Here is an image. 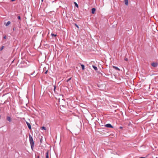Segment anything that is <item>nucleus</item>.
I'll return each instance as SVG.
<instances>
[{"instance_id":"nucleus-5","label":"nucleus","mask_w":158,"mask_h":158,"mask_svg":"<svg viewBox=\"0 0 158 158\" xmlns=\"http://www.w3.org/2000/svg\"><path fill=\"white\" fill-rule=\"evenodd\" d=\"M26 123L27 124L29 129L30 130H31V125H30V123H29L28 122H26Z\"/></svg>"},{"instance_id":"nucleus-28","label":"nucleus","mask_w":158,"mask_h":158,"mask_svg":"<svg viewBox=\"0 0 158 158\" xmlns=\"http://www.w3.org/2000/svg\"><path fill=\"white\" fill-rule=\"evenodd\" d=\"M39 157H39V156H37V157L36 158H39Z\"/></svg>"},{"instance_id":"nucleus-32","label":"nucleus","mask_w":158,"mask_h":158,"mask_svg":"<svg viewBox=\"0 0 158 158\" xmlns=\"http://www.w3.org/2000/svg\"><path fill=\"white\" fill-rule=\"evenodd\" d=\"M5 95V94H3L2 96H3L4 95Z\"/></svg>"},{"instance_id":"nucleus-16","label":"nucleus","mask_w":158,"mask_h":158,"mask_svg":"<svg viewBox=\"0 0 158 158\" xmlns=\"http://www.w3.org/2000/svg\"><path fill=\"white\" fill-rule=\"evenodd\" d=\"M74 4L75 5V6L77 7H78V4L76 2H74Z\"/></svg>"},{"instance_id":"nucleus-7","label":"nucleus","mask_w":158,"mask_h":158,"mask_svg":"<svg viewBox=\"0 0 158 158\" xmlns=\"http://www.w3.org/2000/svg\"><path fill=\"white\" fill-rule=\"evenodd\" d=\"M29 141H32L33 140V139L31 136V135L29 134Z\"/></svg>"},{"instance_id":"nucleus-31","label":"nucleus","mask_w":158,"mask_h":158,"mask_svg":"<svg viewBox=\"0 0 158 158\" xmlns=\"http://www.w3.org/2000/svg\"><path fill=\"white\" fill-rule=\"evenodd\" d=\"M1 118V116L0 115V119Z\"/></svg>"},{"instance_id":"nucleus-27","label":"nucleus","mask_w":158,"mask_h":158,"mask_svg":"<svg viewBox=\"0 0 158 158\" xmlns=\"http://www.w3.org/2000/svg\"><path fill=\"white\" fill-rule=\"evenodd\" d=\"M119 128L120 129H122L123 128V127H120Z\"/></svg>"},{"instance_id":"nucleus-2","label":"nucleus","mask_w":158,"mask_h":158,"mask_svg":"<svg viewBox=\"0 0 158 158\" xmlns=\"http://www.w3.org/2000/svg\"><path fill=\"white\" fill-rule=\"evenodd\" d=\"M105 126L108 128H113L114 127L110 124V123L106 124L105 125Z\"/></svg>"},{"instance_id":"nucleus-21","label":"nucleus","mask_w":158,"mask_h":158,"mask_svg":"<svg viewBox=\"0 0 158 158\" xmlns=\"http://www.w3.org/2000/svg\"><path fill=\"white\" fill-rule=\"evenodd\" d=\"M42 139L41 138L40 139V143H42Z\"/></svg>"},{"instance_id":"nucleus-10","label":"nucleus","mask_w":158,"mask_h":158,"mask_svg":"<svg viewBox=\"0 0 158 158\" xmlns=\"http://www.w3.org/2000/svg\"><path fill=\"white\" fill-rule=\"evenodd\" d=\"M96 10V9L94 8L92 9V13L93 14H94Z\"/></svg>"},{"instance_id":"nucleus-25","label":"nucleus","mask_w":158,"mask_h":158,"mask_svg":"<svg viewBox=\"0 0 158 158\" xmlns=\"http://www.w3.org/2000/svg\"><path fill=\"white\" fill-rule=\"evenodd\" d=\"M35 73V71H34L33 73H31L30 74H31V75H32L33 74V73Z\"/></svg>"},{"instance_id":"nucleus-20","label":"nucleus","mask_w":158,"mask_h":158,"mask_svg":"<svg viewBox=\"0 0 158 158\" xmlns=\"http://www.w3.org/2000/svg\"><path fill=\"white\" fill-rule=\"evenodd\" d=\"M75 25L78 28H79V27L78 26V25L77 24H76L75 23Z\"/></svg>"},{"instance_id":"nucleus-24","label":"nucleus","mask_w":158,"mask_h":158,"mask_svg":"<svg viewBox=\"0 0 158 158\" xmlns=\"http://www.w3.org/2000/svg\"><path fill=\"white\" fill-rule=\"evenodd\" d=\"M47 73H48V70H47V71H46L45 72V73H44V74H46Z\"/></svg>"},{"instance_id":"nucleus-17","label":"nucleus","mask_w":158,"mask_h":158,"mask_svg":"<svg viewBox=\"0 0 158 158\" xmlns=\"http://www.w3.org/2000/svg\"><path fill=\"white\" fill-rule=\"evenodd\" d=\"M3 48H4V46H2L1 48H0V51H2V50H3Z\"/></svg>"},{"instance_id":"nucleus-15","label":"nucleus","mask_w":158,"mask_h":158,"mask_svg":"<svg viewBox=\"0 0 158 158\" xmlns=\"http://www.w3.org/2000/svg\"><path fill=\"white\" fill-rule=\"evenodd\" d=\"M41 129L42 130H46V128L44 127H42Z\"/></svg>"},{"instance_id":"nucleus-13","label":"nucleus","mask_w":158,"mask_h":158,"mask_svg":"<svg viewBox=\"0 0 158 158\" xmlns=\"http://www.w3.org/2000/svg\"><path fill=\"white\" fill-rule=\"evenodd\" d=\"M81 67L82 70H84L85 69V66L83 64H81Z\"/></svg>"},{"instance_id":"nucleus-6","label":"nucleus","mask_w":158,"mask_h":158,"mask_svg":"<svg viewBox=\"0 0 158 158\" xmlns=\"http://www.w3.org/2000/svg\"><path fill=\"white\" fill-rule=\"evenodd\" d=\"M48 153H49V151H48V150H47V152L46 153V158H49Z\"/></svg>"},{"instance_id":"nucleus-29","label":"nucleus","mask_w":158,"mask_h":158,"mask_svg":"<svg viewBox=\"0 0 158 158\" xmlns=\"http://www.w3.org/2000/svg\"><path fill=\"white\" fill-rule=\"evenodd\" d=\"M15 0H11V1L13 2Z\"/></svg>"},{"instance_id":"nucleus-22","label":"nucleus","mask_w":158,"mask_h":158,"mask_svg":"<svg viewBox=\"0 0 158 158\" xmlns=\"http://www.w3.org/2000/svg\"><path fill=\"white\" fill-rule=\"evenodd\" d=\"M56 89V86H55L54 88V89H53V90L55 92Z\"/></svg>"},{"instance_id":"nucleus-23","label":"nucleus","mask_w":158,"mask_h":158,"mask_svg":"<svg viewBox=\"0 0 158 158\" xmlns=\"http://www.w3.org/2000/svg\"><path fill=\"white\" fill-rule=\"evenodd\" d=\"M18 19H19V20H20V19H21V18H20V17L19 16H18Z\"/></svg>"},{"instance_id":"nucleus-19","label":"nucleus","mask_w":158,"mask_h":158,"mask_svg":"<svg viewBox=\"0 0 158 158\" xmlns=\"http://www.w3.org/2000/svg\"><path fill=\"white\" fill-rule=\"evenodd\" d=\"M124 60L125 61H127L128 60V59L127 58L125 57L124 59Z\"/></svg>"},{"instance_id":"nucleus-1","label":"nucleus","mask_w":158,"mask_h":158,"mask_svg":"<svg viewBox=\"0 0 158 158\" xmlns=\"http://www.w3.org/2000/svg\"><path fill=\"white\" fill-rule=\"evenodd\" d=\"M29 142L31 144V148L32 150H33V148L34 147V141L33 140L32 141H29Z\"/></svg>"},{"instance_id":"nucleus-12","label":"nucleus","mask_w":158,"mask_h":158,"mask_svg":"<svg viewBox=\"0 0 158 158\" xmlns=\"http://www.w3.org/2000/svg\"><path fill=\"white\" fill-rule=\"evenodd\" d=\"M125 4L127 6L128 5V0H124Z\"/></svg>"},{"instance_id":"nucleus-18","label":"nucleus","mask_w":158,"mask_h":158,"mask_svg":"<svg viewBox=\"0 0 158 158\" xmlns=\"http://www.w3.org/2000/svg\"><path fill=\"white\" fill-rule=\"evenodd\" d=\"M72 78V77H70V78H69V79H68L67 80V82H68V81H69L70 80H71Z\"/></svg>"},{"instance_id":"nucleus-34","label":"nucleus","mask_w":158,"mask_h":158,"mask_svg":"<svg viewBox=\"0 0 158 158\" xmlns=\"http://www.w3.org/2000/svg\"><path fill=\"white\" fill-rule=\"evenodd\" d=\"M157 21H158V20H157Z\"/></svg>"},{"instance_id":"nucleus-8","label":"nucleus","mask_w":158,"mask_h":158,"mask_svg":"<svg viewBox=\"0 0 158 158\" xmlns=\"http://www.w3.org/2000/svg\"><path fill=\"white\" fill-rule=\"evenodd\" d=\"M113 67L116 70H118V71H120V69L118 68V67H116V66H113Z\"/></svg>"},{"instance_id":"nucleus-4","label":"nucleus","mask_w":158,"mask_h":158,"mask_svg":"<svg viewBox=\"0 0 158 158\" xmlns=\"http://www.w3.org/2000/svg\"><path fill=\"white\" fill-rule=\"evenodd\" d=\"M6 120L10 122L12 121L11 118L9 116L7 117Z\"/></svg>"},{"instance_id":"nucleus-26","label":"nucleus","mask_w":158,"mask_h":158,"mask_svg":"<svg viewBox=\"0 0 158 158\" xmlns=\"http://www.w3.org/2000/svg\"><path fill=\"white\" fill-rule=\"evenodd\" d=\"M3 38L5 39L6 38V36H4L3 37Z\"/></svg>"},{"instance_id":"nucleus-9","label":"nucleus","mask_w":158,"mask_h":158,"mask_svg":"<svg viewBox=\"0 0 158 158\" xmlns=\"http://www.w3.org/2000/svg\"><path fill=\"white\" fill-rule=\"evenodd\" d=\"M10 23V21H8L6 23H5V24L6 26H9Z\"/></svg>"},{"instance_id":"nucleus-3","label":"nucleus","mask_w":158,"mask_h":158,"mask_svg":"<svg viewBox=\"0 0 158 158\" xmlns=\"http://www.w3.org/2000/svg\"><path fill=\"white\" fill-rule=\"evenodd\" d=\"M154 67H157L158 65V63L157 62H153L151 64Z\"/></svg>"},{"instance_id":"nucleus-33","label":"nucleus","mask_w":158,"mask_h":158,"mask_svg":"<svg viewBox=\"0 0 158 158\" xmlns=\"http://www.w3.org/2000/svg\"><path fill=\"white\" fill-rule=\"evenodd\" d=\"M42 0V1L43 2V0Z\"/></svg>"},{"instance_id":"nucleus-30","label":"nucleus","mask_w":158,"mask_h":158,"mask_svg":"<svg viewBox=\"0 0 158 158\" xmlns=\"http://www.w3.org/2000/svg\"><path fill=\"white\" fill-rule=\"evenodd\" d=\"M140 158H145V157H140Z\"/></svg>"},{"instance_id":"nucleus-11","label":"nucleus","mask_w":158,"mask_h":158,"mask_svg":"<svg viewBox=\"0 0 158 158\" xmlns=\"http://www.w3.org/2000/svg\"><path fill=\"white\" fill-rule=\"evenodd\" d=\"M92 67H93V68L94 69V70L95 71H97L98 70V68H97V67L96 66H95L94 65H92Z\"/></svg>"},{"instance_id":"nucleus-14","label":"nucleus","mask_w":158,"mask_h":158,"mask_svg":"<svg viewBox=\"0 0 158 158\" xmlns=\"http://www.w3.org/2000/svg\"><path fill=\"white\" fill-rule=\"evenodd\" d=\"M51 35L52 36L56 37V36L57 35L56 34H54L52 33L51 34Z\"/></svg>"}]
</instances>
